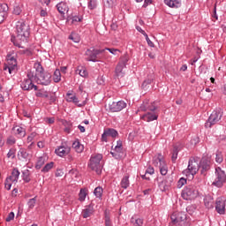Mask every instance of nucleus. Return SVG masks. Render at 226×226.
I'll use <instances>...</instances> for the list:
<instances>
[{"mask_svg": "<svg viewBox=\"0 0 226 226\" xmlns=\"http://www.w3.org/2000/svg\"><path fill=\"white\" fill-rule=\"evenodd\" d=\"M35 69V74H34V80L41 86H49L51 82V75L49 72H45L43 66L40 62H35L34 64Z\"/></svg>", "mask_w": 226, "mask_h": 226, "instance_id": "obj_1", "label": "nucleus"}, {"mask_svg": "<svg viewBox=\"0 0 226 226\" xmlns=\"http://www.w3.org/2000/svg\"><path fill=\"white\" fill-rule=\"evenodd\" d=\"M16 41H27L29 38V25L24 21V19H20L16 24Z\"/></svg>", "mask_w": 226, "mask_h": 226, "instance_id": "obj_2", "label": "nucleus"}, {"mask_svg": "<svg viewBox=\"0 0 226 226\" xmlns=\"http://www.w3.org/2000/svg\"><path fill=\"white\" fill-rule=\"evenodd\" d=\"M170 218V225L190 226V218L186 215V212H174Z\"/></svg>", "mask_w": 226, "mask_h": 226, "instance_id": "obj_3", "label": "nucleus"}, {"mask_svg": "<svg viewBox=\"0 0 226 226\" xmlns=\"http://www.w3.org/2000/svg\"><path fill=\"white\" fill-rule=\"evenodd\" d=\"M199 197V190L195 185H189L182 191V198L185 200H193Z\"/></svg>", "mask_w": 226, "mask_h": 226, "instance_id": "obj_4", "label": "nucleus"}, {"mask_svg": "<svg viewBox=\"0 0 226 226\" xmlns=\"http://www.w3.org/2000/svg\"><path fill=\"white\" fill-rule=\"evenodd\" d=\"M223 116V112L222 111V109H217L212 112V114L209 116L207 121L205 124V128H211L214 126V124H216L220 122Z\"/></svg>", "mask_w": 226, "mask_h": 226, "instance_id": "obj_5", "label": "nucleus"}, {"mask_svg": "<svg viewBox=\"0 0 226 226\" xmlns=\"http://www.w3.org/2000/svg\"><path fill=\"white\" fill-rule=\"evenodd\" d=\"M33 80H34V72L28 71L27 79H24L20 85L23 91H31V89L38 91V87L33 84Z\"/></svg>", "mask_w": 226, "mask_h": 226, "instance_id": "obj_6", "label": "nucleus"}, {"mask_svg": "<svg viewBox=\"0 0 226 226\" xmlns=\"http://www.w3.org/2000/svg\"><path fill=\"white\" fill-rule=\"evenodd\" d=\"M103 156L100 154L91 157L89 167L92 170H94L96 174H102V169H103V164L102 163V159Z\"/></svg>", "mask_w": 226, "mask_h": 226, "instance_id": "obj_7", "label": "nucleus"}, {"mask_svg": "<svg viewBox=\"0 0 226 226\" xmlns=\"http://www.w3.org/2000/svg\"><path fill=\"white\" fill-rule=\"evenodd\" d=\"M215 177H216L212 185L214 186H216L217 188H222V186H223V184L226 183L225 171H223L222 169L220 167L215 168Z\"/></svg>", "mask_w": 226, "mask_h": 226, "instance_id": "obj_8", "label": "nucleus"}, {"mask_svg": "<svg viewBox=\"0 0 226 226\" xmlns=\"http://www.w3.org/2000/svg\"><path fill=\"white\" fill-rule=\"evenodd\" d=\"M7 64H4V70L6 72L8 70V72L10 74L15 73L17 72V59L15 56L11 55H8L7 57Z\"/></svg>", "mask_w": 226, "mask_h": 226, "instance_id": "obj_9", "label": "nucleus"}, {"mask_svg": "<svg viewBox=\"0 0 226 226\" xmlns=\"http://www.w3.org/2000/svg\"><path fill=\"white\" fill-rule=\"evenodd\" d=\"M103 52H105V49H89L85 53L86 59L87 61H92V63H96L98 61V56L103 54Z\"/></svg>", "mask_w": 226, "mask_h": 226, "instance_id": "obj_10", "label": "nucleus"}, {"mask_svg": "<svg viewBox=\"0 0 226 226\" xmlns=\"http://www.w3.org/2000/svg\"><path fill=\"white\" fill-rule=\"evenodd\" d=\"M199 169H200V165L199 164V161L195 158H191L189 160V164L187 170H185L186 174H191L192 176H195L197 172H199Z\"/></svg>", "mask_w": 226, "mask_h": 226, "instance_id": "obj_11", "label": "nucleus"}, {"mask_svg": "<svg viewBox=\"0 0 226 226\" xmlns=\"http://www.w3.org/2000/svg\"><path fill=\"white\" fill-rule=\"evenodd\" d=\"M110 112H121L123 109H126V102L124 101L113 102L109 104Z\"/></svg>", "mask_w": 226, "mask_h": 226, "instance_id": "obj_12", "label": "nucleus"}, {"mask_svg": "<svg viewBox=\"0 0 226 226\" xmlns=\"http://www.w3.org/2000/svg\"><path fill=\"white\" fill-rule=\"evenodd\" d=\"M70 151H72V147L70 146L66 145L65 143H63L60 147H58L55 153L57 154V156H66V154H70Z\"/></svg>", "mask_w": 226, "mask_h": 226, "instance_id": "obj_13", "label": "nucleus"}, {"mask_svg": "<svg viewBox=\"0 0 226 226\" xmlns=\"http://www.w3.org/2000/svg\"><path fill=\"white\" fill-rule=\"evenodd\" d=\"M109 137H111L112 139H115V137H117V131H116L115 129L104 130V132L102 135V142H108Z\"/></svg>", "mask_w": 226, "mask_h": 226, "instance_id": "obj_14", "label": "nucleus"}, {"mask_svg": "<svg viewBox=\"0 0 226 226\" xmlns=\"http://www.w3.org/2000/svg\"><path fill=\"white\" fill-rule=\"evenodd\" d=\"M200 169H201V174L207 172L211 169V159L209 157H203L200 162Z\"/></svg>", "mask_w": 226, "mask_h": 226, "instance_id": "obj_15", "label": "nucleus"}, {"mask_svg": "<svg viewBox=\"0 0 226 226\" xmlns=\"http://www.w3.org/2000/svg\"><path fill=\"white\" fill-rule=\"evenodd\" d=\"M215 210L219 215H225V200L217 198L215 201Z\"/></svg>", "mask_w": 226, "mask_h": 226, "instance_id": "obj_16", "label": "nucleus"}, {"mask_svg": "<svg viewBox=\"0 0 226 226\" xmlns=\"http://www.w3.org/2000/svg\"><path fill=\"white\" fill-rule=\"evenodd\" d=\"M18 158L22 162H29L31 160V154L25 148H20L18 152Z\"/></svg>", "mask_w": 226, "mask_h": 226, "instance_id": "obj_17", "label": "nucleus"}, {"mask_svg": "<svg viewBox=\"0 0 226 226\" xmlns=\"http://www.w3.org/2000/svg\"><path fill=\"white\" fill-rule=\"evenodd\" d=\"M141 119H143V121H147V123L156 121V119H158V112H147L141 117Z\"/></svg>", "mask_w": 226, "mask_h": 226, "instance_id": "obj_18", "label": "nucleus"}, {"mask_svg": "<svg viewBox=\"0 0 226 226\" xmlns=\"http://www.w3.org/2000/svg\"><path fill=\"white\" fill-rule=\"evenodd\" d=\"M8 15V4H0V24L4 22V19H6Z\"/></svg>", "mask_w": 226, "mask_h": 226, "instance_id": "obj_19", "label": "nucleus"}, {"mask_svg": "<svg viewBox=\"0 0 226 226\" xmlns=\"http://www.w3.org/2000/svg\"><path fill=\"white\" fill-rule=\"evenodd\" d=\"M165 163H166L165 159H163V155H162V154H159L158 156L154 157V160H153L154 167H157L158 169H160Z\"/></svg>", "mask_w": 226, "mask_h": 226, "instance_id": "obj_20", "label": "nucleus"}, {"mask_svg": "<svg viewBox=\"0 0 226 226\" xmlns=\"http://www.w3.org/2000/svg\"><path fill=\"white\" fill-rule=\"evenodd\" d=\"M164 4L170 8H181V0H164Z\"/></svg>", "mask_w": 226, "mask_h": 226, "instance_id": "obj_21", "label": "nucleus"}, {"mask_svg": "<svg viewBox=\"0 0 226 226\" xmlns=\"http://www.w3.org/2000/svg\"><path fill=\"white\" fill-rule=\"evenodd\" d=\"M93 213H94V208L93 207L92 205H89L82 210L81 215H82L83 218H89V216H91L93 215Z\"/></svg>", "mask_w": 226, "mask_h": 226, "instance_id": "obj_22", "label": "nucleus"}, {"mask_svg": "<svg viewBox=\"0 0 226 226\" xmlns=\"http://www.w3.org/2000/svg\"><path fill=\"white\" fill-rule=\"evenodd\" d=\"M19 176L20 171H19L18 169H13L11 175L7 178H9L11 181V183H18Z\"/></svg>", "mask_w": 226, "mask_h": 226, "instance_id": "obj_23", "label": "nucleus"}, {"mask_svg": "<svg viewBox=\"0 0 226 226\" xmlns=\"http://www.w3.org/2000/svg\"><path fill=\"white\" fill-rule=\"evenodd\" d=\"M56 8L61 15H64V13H68L69 8L66 3L61 2L56 5Z\"/></svg>", "mask_w": 226, "mask_h": 226, "instance_id": "obj_24", "label": "nucleus"}, {"mask_svg": "<svg viewBox=\"0 0 226 226\" xmlns=\"http://www.w3.org/2000/svg\"><path fill=\"white\" fill-rule=\"evenodd\" d=\"M47 160H49L47 155H42V156L39 157L37 160L36 165H35V169L37 170H40V169H41L43 167V165H45V162H47Z\"/></svg>", "mask_w": 226, "mask_h": 226, "instance_id": "obj_25", "label": "nucleus"}, {"mask_svg": "<svg viewBox=\"0 0 226 226\" xmlns=\"http://www.w3.org/2000/svg\"><path fill=\"white\" fill-rule=\"evenodd\" d=\"M124 65H122L121 64H117L116 70H115V73L117 75V77H124V72H123V70H124Z\"/></svg>", "mask_w": 226, "mask_h": 226, "instance_id": "obj_26", "label": "nucleus"}, {"mask_svg": "<svg viewBox=\"0 0 226 226\" xmlns=\"http://www.w3.org/2000/svg\"><path fill=\"white\" fill-rule=\"evenodd\" d=\"M179 153V147L177 145L173 146V149L171 151V161L173 163H176V160H177V154Z\"/></svg>", "mask_w": 226, "mask_h": 226, "instance_id": "obj_27", "label": "nucleus"}, {"mask_svg": "<svg viewBox=\"0 0 226 226\" xmlns=\"http://www.w3.org/2000/svg\"><path fill=\"white\" fill-rule=\"evenodd\" d=\"M120 186H121V188H124V190H126V188H128V186H130V176L126 175L122 178Z\"/></svg>", "mask_w": 226, "mask_h": 226, "instance_id": "obj_28", "label": "nucleus"}, {"mask_svg": "<svg viewBox=\"0 0 226 226\" xmlns=\"http://www.w3.org/2000/svg\"><path fill=\"white\" fill-rule=\"evenodd\" d=\"M14 130L16 132V135H19L20 139H22V137H26V129H24V127L16 126L14 127Z\"/></svg>", "mask_w": 226, "mask_h": 226, "instance_id": "obj_29", "label": "nucleus"}, {"mask_svg": "<svg viewBox=\"0 0 226 226\" xmlns=\"http://www.w3.org/2000/svg\"><path fill=\"white\" fill-rule=\"evenodd\" d=\"M72 147L77 153H82V151H84V146L79 141H74L72 143Z\"/></svg>", "mask_w": 226, "mask_h": 226, "instance_id": "obj_30", "label": "nucleus"}, {"mask_svg": "<svg viewBox=\"0 0 226 226\" xmlns=\"http://www.w3.org/2000/svg\"><path fill=\"white\" fill-rule=\"evenodd\" d=\"M76 73H78V75H80V77H87L88 75L87 70H86L84 67H78V69L76 70Z\"/></svg>", "mask_w": 226, "mask_h": 226, "instance_id": "obj_31", "label": "nucleus"}, {"mask_svg": "<svg viewBox=\"0 0 226 226\" xmlns=\"http://www.w3.org/2000/svg\"><path fill=\"white\" fill-rule=\"evenodd\" d=\"M22 174H23V181H25V183H29V181H31V177H29V176L31 175V172L29 171V170H23Z\"/></svg>", "mask_w": 226, "mask_h": 226, "instance_id": "obj_32", "label": "nucleus"}, {"mask_svg": "<svg viewBox=\"0 0 226 226\" xmlns=\"http://www.w3.org/2000/svg\"><path fill=\"white\" fill-rule=\"evenodd\" d=\"M128 61H130V56H128L127 54L124 55L119 61V64H122V66L126 67V64L128 63Z\"/></svg>", "mask_w": 226, "mask_h": 226, "instance_id": "obj_33", "label": "nucleus"}, {"mask_svg": "<svg viewBox=\"0 0 226 226\" xmlns=\"http://www.w3.org/2000/svg\"><path fill=\"white\" fill-rule=\"evenodd\" d=\"M79 197V200H80V202H84V200H86V197H87V191H86V189H81Z\"/></svg>", "mask_w": 226, "mask_h": 226, "instance_id": "obj_34", "label": "nucleus"}, {"mask_svg": "<svg viewBox=\"0 0 226 226\" xmlns=\"http://www.w3.org/2000/svg\"><path fill=\"white\" fill-rule=\"evenodd\" d=\"M94 193L95 195V197L97 198H102V196L103 195V188H102L101 186L96 187L94 191Z\"/></svg>", "mask_w": 226, "mask_h": 226, "instance_id": "obj_35", "label": "nucleus"}, {"mask_svg": "<svg viewBox=\"0 0 226 226\" xmlns=\"http://www.w3.org/2000/svg\"><path fill=\"white\" fill-rule=\"evenodd\" d=\"M54 82H59L61 80V71L56 70L53 75Z\"/></svg>", "mask_w": 226, "mask_h": 226, "instance_id": "obj_36", "label": "nucleus"}, {"mask_svg": "<svg viewBox=\"0 0 226 226\" xmlns=\"http://www.w3.org/2000/svg\"><path fill=\"white\" fill-rule=\"evenodd\" d=\"M147 174H150V176H153L154 174V167H148L146 170V174L142 176L143 179H149V177H147Z\"/></svg>", "mask_w": 226, "mask_h": 226, "instance_id": "obj_37", "label": "nucleus"}, {"mask_svg": "<svg viewBox=\"0 0 226 226\" xmlns=\"http://www.w3.org/2000/svg\"><path fill=\"white\" fill-rule=\"evenodd\" d=\"M69 40H72L74 43H79L80 41V36L77 34H72L69 36Z\"/></svg>", "mask_w": 226, "mask_h": 226, "instance_id": "obj_38", "label": "nucleus"}, {"mask_svg": "<svg viewBox=\"0 0 226 226\" xmlns=\"http://www.w3.org/2000/svg\"><path fill=\"white\" fill-rule=\"evenodd\" d=\"M160 173L162 174V176H167V173L169 172L168 167H167V163H165L164 165L161 166L159 168Z\"/></svg>", "mask_w": 226, "mask_h": 226, "instance_id": "obj_39", "label": "nucleus"}, {"mask_svg": "<svg viewBox=\"0 0 226 226\" xmlns=\"http://www.w3.org/2000/svg\"><path fill=\"white\" fill-rule=\"evenodd\" d=\"M27 206L29 209H33L36 206V197L32 198L28 200Z\"/></svg>", "mask_w": 226, "mask_h": 226, "instance_id": "obj_40", "label": "nucleus"}, {"mask_svg": "<svg viewBox=\"0 0 226 226\" xmlns=\"http://www.w3.org/2000/svg\"><path fill=\"white\" fill-rule=\"evenodd\" d=\"M54 167V162L47 163L41 170V172L47 173Z\"/></svg>", "mask_w": 226, "mask_h": 226, "instance_id": "obj_41", "label": "nucleus"}, {"mask_svg": "<svg viewBox=\"0 0 226 226\" xmlns=\"http://www.w3.org/2000/svg\"><path fill=\"white\" fill-rule=\"evenodd\" d=\"M104 5L108 8H113L116 5V0H105Z\"/></svg>", "mask_w": 226, "mask_h": 226, "instance_id": "obj_42", "label": "nucleus"}, {"mask_svg": "<svg viewBox=\"0 0 226 226\" xmlns=\"http://www.w3.org/2000/svg\"><path fill=\"white\" fill-rule=\"evenodd\" d=\"M215 162L217 163H222V162H223V155H222V152L220 151L216 152Z\"/></svg>", "mask_w": 226, "mask_h": 226, "instance_id": "obj_43", "label": "nucleus"}, {"mask_svg": "<svg viewBox=\"0 0 226 226\" xmlns=\"http://www.w3.org/2000/svg\"><path fill=\"white\" fill-rule=\"evenodd\" d=\"M185 185H186V178L182 177L177 182V188H183V186H185Z\"/></svg>", "mask_w": 226, "mask_h": 226, "instance_id": "obj_44", "label": "nucleus"}, {"mask_svg": "<svg viewBox=\"0 0 226 226\" xmlns=\"http://www.w3.org/2000/svg\"><path fill=\"white\" fill-rule=\"evenodd\" d=\"M95 8H96V1L89 0V2H88V9L89 10H94Z\"/></svg>", "mask_w": 226, "mask_h": 226, "instance_id": "obj_45", "label": "nucleus"}, {"mask_svg": "<svg viewBox=\"0 0 226 226\" xmlns=\"http://www.w3.org/2000/svg\"><path fill=\"white\" fill-rule=\"evenodd\" d=\"M105 226H112V221H110V216L109 215H105Z\"/></svg>", "mask_w": 226, "mask_h": 226, "instance_id": "obj_46", "label": "nucleus"}, {"mask_svg": "<svg viewBox=\"0 0 226 226\" xmlns=\"http://www.w3.org/2000/svg\"><path fill=\"white\" fill-rule=\"evenodd\" d=\"M123 143H121V141L117 142V146L115 147V150L117 151V153H121V151H123Z\"/></svg>", "mask_w": 226, "mask_h": 226, "instance_id": "obj_47", "label": "nucleus"}, {"mask_svg": "<svg viewBox=\"0 0 226 226\" xmlns=\"http://www.w3.org/2000/svg\"><path fill=\"white\" fill-rule=\"evenodd\" d=\"M104 50H109V52H110V54H113V56H117V52H119V49L110 48H106Z\"/></svg>", "mask_w": 226, "mask_h": 226, "instance_id": "obj_48", "label": "nucleus"}, {"mask_svg": "<svg viewBox=\"0 0 226 226\" xmlns=\"http://www.w3.org/2000/svg\"><path fill=\"white\" fill-rule=\"evenodd\" d=\"M156 109L157 108H156V106L154 105V102L147 108V110H148V112H156Z\"/></svg>", "mask_w": 226, "mask_h": 226, "instance_id": "obj_49", "label": "nucleus"}, {"mask_svg": "<svg viewBox=\"0 0 226 226\" xmlns=\"http://www.w3.org/2000/svg\"><path fill=\"white\" fill-rule=\"evenodd\" d=\"M146 40H147V43L149 47H154V43H153V41H151V39H149V36L147 35V34H144Z\"/></svg>", "mask_w": 226, "mask_h": 226, "instance_id": "obj_50", "label": "nucleus"}, {"mask_svg": "<svg viewBox=\"0 0 226 226\" xmlns=\"http://www.w3.org/2000/svg\"><path fill=\"white\" fill-rule=\"evenodd\" d=\"M11 180L9 178H6L5 180V188L6 190H11Z\"/></svg>", "mask_w": 226, "mask_h": 226, "instance_id": "obj_51", "label": "nucleus"}, {"mask_svg": "<svg viewBox=\"0 0 226 226\" xmlns=\"http://www.w3.org/2000/svg\"><path fill=\"white\" fill-rule=\"evenodd\" d=\"M15 218V213L11 212L5 219V222H11Z\"/></svg>", "mask_w": 226, "mask_h": 226, "instance_id": "obj_52", "label": "nucleus"}, {"mask_svg": "<svg viewBox=\"0 0 226 226\" xmlns=\"http://www.w3.org/2000/svg\"><path fill=\"white\" fill-rule=\"evenodd\" d=\"M151 82H153V79H146V80L143 82L141 87H142L143 89H146V88L147 87V86H149V84H151Z\"/></svg>", "mask_w": 226, "mask_h": 226, "instance_id": "obj_53", "label": "nucleus"}, {"mask_svg": "<svg viewBox=\"0 0 226 226\" xmlns=\"http://www.w3.org/2000/svg\"><path fill=\"white\" fill-rule=\"evenodd\" d=\"M7 157L11 159L15 158V149H10L7 154Z\"/></svg>", "mask_w": 226, "mask_h": 226, "instance_id": "obj_54", "label": "nucleus"}, {"mask_svg": "<svg viewBox=\"0 0 226 226\" xmlns=\"http://www.w3.org/2000/svg\"><path fill=\"white\" fill-rule=\"evenodd\" d=\"M13 13L14 15H20V13H22V9H20L19 6H16L14 7Z\"/></svg>", "mask_w": 226, "mask_h": 226, "instance_id": "obj_55", "label": "nucleus"}, {"mask_svg": "<svg viewBox=\"0 0 226 226\" xmlns=\"http://www.w3.org/2000/svg\"><path fill=\"white\" fill-rule=\"evenodd\" d=\"M72 23L75 24V22H81L82 18L79 17V16H73L72 19Z\"/></svg>", "mask_w": 226, "mask_h": 226, "instance_id": "obj_56", "label": "nucleus"}, {"mask_svg": "<svg viewBox=\"0 0 226 226\" xmlns=\"http://www.w3.org/2000/svg\"><path fill=\"white\" fill-rule=\"evenodd\" d=\"M204 202H205L206 207H207L208 209L211 208V207H213V202L207 201V199H205V200H204Z\"/></svg>", "mask_w": 226, "mask_h": 226, "instance_id": "obj_57", "label": "nucleus"}, {"mask_svg": "<svg viewBox=\"0 0 226 226\" xmlns=\"http://www.w3.org/2000/svg\"><path fill=\"white\" fill-rule=\"evenodd\" d=\"M195 210V206L192 205L186 207V211L187 213H189V215H192V211Z\"/></svg>", "mask_w": 226, "mask_h": 226, "instance_id": "obj_58", "label": "nucleus"}, {"mask_svg": "<svg viewBox=\"0 0 226 226\" xmlns=\"http://www.w3.org/2000/svg\"><path fill=\"white\" fill-rule=\"evenodd\" d=\"M143 223L144 222L142 221V219L140 218L135 219V223H134L135 226H142Z\"/></svg>", "mask_w": 226, "mask_h": 226, "instance_id": "obj_59", "label": "nucleus"}, {"mask_svg": "<svg viewBox=\"0 0 226 226\" xmlns=\"http://www.w3.org/2000/svg\"><path fill=\"white\" fill-rule=\"evenodd\" d=\"M34 137H36V132H32L31 135L27 137V142H33Z\"/></svg>", "mask_w": 226, "mask_h": 226, "instance_id": "obj_60", "label": "nucleus"}, {"mask_svg": "<svg viewBox=\"0 0 226 226\" xmlns=\"http://www.w3.org/2000/svg\"><path fill=\"white\" fill-rule=\"evenodd\" d=\"M76 95L72 94H67V102H73Z\"/></svg>", "mask_w": 226, "mask_h": 226, "instance_id": "obj_61", "label": "nucleus"}, {"mask_svg": "<svg viewBox=\"0 0 226 226\" xmlns=\"http://www.w3.org/2000/svg\"><path fill=\"white\" fill-rule=\"evenodd\" d=\"M16 140L15 138H9L7 139V144H10V146H13V144H15Z\"/></svg>", "mask_w": 226, "mask_h": 226, "instance_id": "obj_62", "label": "nucleus"}, {"mask_svg": "<svg viewBox=\"0 0 226 226\" xmlns=\"http://www.w3.org/2000/svg\"><path fill=\"white\" fill-rule=\"evenodd\" d=\"M21 52H22V54H25L26 56H33V52L30 49H24Z\"/></svg>", "mask_w": 226, "mask_h": 226, "instance_id": "obj_63", "label": "nucleus"}, {"mask_svg": "<svg viewBox=\"0 0 226 226\" xmlns=\"http://www.w3.org/2000/svg\"><path fill=\"white\" fill-rule=\"evenodd\" d=\"M152 3H153V0H145L143 8H147V6H149V4H152Z\"/></svg>", "mask_w": 226, "mask_h": 226, "instance_id": "obj_64", "label": "nucleus"}]
</instances>
